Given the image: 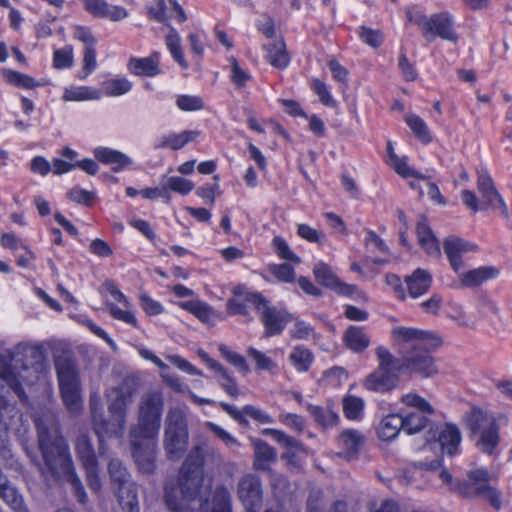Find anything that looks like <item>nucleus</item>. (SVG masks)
Wrapping results in <instances>:
<instances>
[{
  "label": "nucleus",
  "mask_w": 512,
  "mask_h": 512,
  "mask_svg": "<svg viewBox=\"0 0 512 512\" xmlns=\"http://www.w3.org/2000/svg\"><path fill=\"white\" fill-rule=\"evenodd\" d=\"M26 355L40 358L42 349L39 345L19 343L0 353V454L4 457L9 453L8 433L22 435L28 427L23 415L13 405L7 403L10 394L25 400L23 384H32L38 379V366L22 365L21 370L18 369L17 363Z\"/></svg>",
  "instance_id": "f257e3e1"
},
{
  "label": "nucleus",
  "mask_w": 512,
  "mask_h": 512,
  "mask_svg": "<svg viewBox=\"0 0 512 512\" xmlns=\"http://www.w3.org/2000/svg\"><path fill=\"white\" fill-rule=\"evenodd\" d=\"M204 451L197 446L191 450L183 463L178 483L165 484V502L171 512H187L194 506L206 507L209 512H232L230 493L224 486H217L212 500H202L204 483Z\"/></svg>",
  "instance_id": "f03ea898"
},
{
  "label": "nucleus",
  "mask_w": 512,
  "mask_h": 512,
  "mask_svg": "<svg viewBox=\"0 0 512 512\" xmlns=\"http://www.w3.org/2000/svg\"><path fill=\"white\" fill-rule=\"evenodd\" d=\"M38 444L44 460L40 468L44 476L69 482L79 502L85 503L87 495L80 479L77 477L68 445L60 435L59 426L52 416L36 420Z\"/></svg>",
  "instance_id": "7ed1b4c3"
},
{
  "label": "nucleus",
  "mask_w": 512,
  "mask_h": 512,
  "mask_svg": "<svg viewBox=\"0 0 512 512\" xmlns=\"http://www.w3.org/2000/svg\"><path fill=\"white\" fill-rule=\"evenodd\" d=\"M164 399L161 392L144 395L139 406L138 424L130 431L132 456L139 470L155 471L156 437L161 423Z\"/></svg>",
  "instance_id": "20e7f679"
},
{
  "label": "nucleus",
  "mask_w": 512,
  "mask_h": 512,
  "mask_svg": "<svg viewBox=\"0 0 512 512\" xmlns=\"http://www.w3.org/2000/svg\"><path fill=\"white\" fill-rule=\"evenodd\" d=\"M138 390V379L135 376H127L117 388L107 391L109 400L108 410L110 419L103 418L101 400L98 393L90 397V410L93 428L100 441L105 437H122L126 425L127 407L133 402V397Z\"/></svg>",
  "instance_id": "39448f33"
},
{
  "label": "nucleus",
  "mask_w": 512,
  "mask_h": 512,
  "mask_svg": "<svg viewBox=\"0 0 512 512\" xmlns=\"http://www.w3.org/2000/svg\"><path fill=\"white\" fill-rule=\"evenodd\" d=\"M503 417L481 408H473L465 417L470 437L483 453L495 455L500 442V421Z\"/></svg>",
  "instance_id": "423d86ee"
},
{
  "label": "nucleus",
  "mask_w": 512,
  "mask_h": 512,
  "mask_svg": "<svg viewBox=\"0 0 512 512\" xmlns=\"http://www.w3.org/2000/svg\"><path fill=\"white\" fill-rule=\"evenodd\" d=\"M440 478L444 483L466 497H481L496 510H500L503 506L502 493L491 485L492 475L486 468L480 467L470 470L467 474V480L457 485H453L452 476L447 470L441 471Z\"/></svg>",
  "instance_id": "0eeeda50"
},
{
  "label": "nucleus",
  "mask_w": 512,
  "mask_h": 512,
  "mask_svg": "<svg viewBox=\"0 0 512 512\" xmlns=\"http://www.w3.org/2000/svg\"><path fill=\"white\" fill-rule=\"evenodd\" d=\"M375 356L377 367L365 378L364 387L377 393H386L396 389L403 371L401 359L395 357L383 345L375 348Z\"/></svg>",
  "instance_id": "6e6552de"
},
{
  "label": "nucleus",
  "mask_w": 512,
  "mask_h": 512,
  "mask_svg": "<svg viewBox=\"0 0 512 512\" xmlns=\"http://www.w3.org/2000/svg\"><path fill=\"white\" fill-rule=\"evenodd\" d=\"M111 486L124 512H139L137 485L122 462L112 459L108 464Z\"/></svg>",
  "instance_id": "1a4fd4ad"
},
{
  "label": "nucleus",
  "mask_w": 512,
  "mask_h": 512,
  "mask_svg": "<svg viewBox=\"0 0 512 512\" xmlns=\"http://www.w3.org/2000/svg\"><path fill=\"white\" fill-rule=\"evenodd\" d=\"M61 396L66 408L71 413H79L83 402L80 395V382L75 364L66 358L55 362Z\"/></svg>",
  "instance_id": "9d476101"
},
{
  "label": "nucleus",
  "mask_w": 512,
  "mask_h": 512,
  "mask_svg": "<svg viewBox=\"0 0 512 512\" xmlns=\"http://www.w3.org/2000/svg\"><path fill=\"white\" fill-rule=\"evenodd\" d=\"M188 445L185 414L180 409H170L166 418L164 447L169 459H179Z\"/></svg>",
  "instance_id": "9b49d317"
},
{
  "label": "nucleus",
  "mask_w": 512,
  "mask_h": 512,
  "mask_svg": "<svg viewBox=\"0 0 512 512\" xmlns=\"http://www.w3.org/2000/svg\"><path fill=\"white\" fill-rule=\"evenodd\" d=\"M391 340L399 349H411V351L418 349L434 350L442 343L440 337L433 332L403 325L392 327Z\"/></svg>",
  "instance_id": "f8f14e48"
},
{
  "label": "nucleus",
  "mask_w": 512,
  "mask_h": 512,
  "mask_svg": "<svg viewBox=\"0 0 512 512\" xmlns=\"http://www.w3.org/2000/svg\"><path fill=\"white\" fill-rule=\"evenodd\" d=\"M401 402L416 409V411L402 416L404 432L412 435L423 430L429 423L428 416L434 413L432 405L416 393L404 394L401 397Z\"/></svg>",
  "instance_id": "ddd939ff"
},
{
  "label": "nucleus",
  "mask_w": 512,
  "mask_h": 512,
  "mask_svg": "<svg viewBox=\"0 0 512 512\" xmlns=\"http://www.w3.org/2000/svg\"><path fill=\"white\" fill-rule=\"evenodd\" d=\"M313 274L316 281L339 295L350 297L354 300H367L366 295L356 285L342 282L333 272L330 265L319 261L314 265Z\"/></svg>",
  "instance_id": "4468645a"
},
{
  "label": "nucleus",
  "mask_w": 512,
  "mask_h": 512,
  "mask_svg": "<svg viewBox=\"0 0 512 512\" xmlns=\"http://www.w3.org/2000/svg\"><path fill=\"white\" fill-rule=\"evenodd\" d=\"M247 301L254 305L261 314L266 336L278 335L283 331L286 323L289 321L288 314L270 307L267 301L258 294H251L247 297Z\"/></svg>",
  "instance_id": "2eb2a0df"
},
{
  "label": "nucleus",
  "mask_w": 512,
  "mask_h": 512,
  "mask_svg": "<svg viewBox=\"0 0 512 512\" xmlns=\"http://www.w3.org/2000/svg\"><path fill=\"white\" fill-rule=\"evenodd\" d=\"M76 453L83 468L86 471V478L89 487L98 492L101 489L98 462L89 438L86 435L80 436L76 441Z\"/></svg>",
  "instance_id": "dca6fc26"
},
{
  "label": "nucleus",
  "mask_w": 512,
  "mask_h": 512,
  "mask_svg": "<svg viewBox=\"0 0 512 512\" xmlns=\"http://www.w3.org/2000/svg\"><path fill=\"white\" fill-rule=\"evenodd\" d=\"M238 497L244 506V512H259L262 505V488L260 479L248 474L238 484Z\"/></svg>",
  "instance_id": "f3484780"
},
{
  "label": "nucleus",
  "mask_w": 512,
  "mask_h": 512,
  "mask_svg": "<svg viewBox=\"0 0 512 512\" xmlns=\"http://www.w3.org/2000/svg\"><path fill=\"white\" fill-rule=\"evenodd\" d=\"M431 350L418 349L407 353L402 359L403 371L416 373L423 377H432L438 373Z\"/></svg>",
  "instance_id": "a211bd4d"
},
{
  "label": "nucleus",
  "mask_w": 512,
  "mask_h": 512,
  "mask_svg": "<svg viewBox=\"0 0 512 512\" xmlns=\"http://www.w3.org/2000/svg\"><path fill=\"white\" fill-rule=\"evenodd\" d=\"M444 253L454 272L459 273L463 267V256L470 252H475L477 246L457 236H449L443 242Z\"/></svg>",
  "instance_id": "6ab92c4d"
},
{
  "label": "nucleus",
  "mask_w": 512,
  "mask_h": 512,
  "mask_svg": "<svg viewBox=\"0 0 512 512\" xmlns=\"http://www.w3.org/2000/svg\"><path fill=\"white\" fill-rule=\"evenodd\" d=\"M453 24V18L448 12L433 14L429 17L428 26L430 29H426L423 37L432 41L436 36H439L442 39L456 42L457 35L453 30Z\"/></svg>",
  "instance_id": "aec40b11"
},
{
  "label": "nucleus",
  "mask_w": 512,
  "mask_h": 512,
  "mask_svg": "<svg viewBox=\"0 0 512 512\" xmlns=\"http://www.w3.org/2000/svg\"><path fill=\"white\" fill-rule=\"evenodd\" d=\"M477 188L481 195V205L498 209L505 216L507 207L501 195L496 190L492 178L487 173H479Z\"/></svg>",
  "instance_id": "412c9836"
},
{
  "label": "nucleus",
  "mask_w": 512,
  "mask_h": 512,
  "mask_svg": "<svg viewBox=\"0 0 512 512\" xmlns=\"http://www.w3.org/2000/svg\"><path fill=\"white\" fill-rule=\"evenodd\" d=\"M84 8L91 15L106 18L110 21H121L129 16V12L122 6L110 5L106 0H82Z\"/></svg>",
  "instance_id": "4be33fe9"
},
{
  "label": "nucleus",
  "mask_w": 512,
  "mask_h": 512,
  "mask_svg": "<svg viewBox=\"0 0 512 512\" xmlns=\"http://www.w3.org/2000/svg\"><path fill=\"white\" fill-rule=\"evenodd\" d=\"M93 155L99 162L111 166L113 172L127 170L133 165V159L130 156L109 147H96Z\"/></svg>",
  "instance_id": "5701e85b"
},
{
  "label": "nucleus",
  "mask_w": 512,
  "mask_h": 512,
  "mask_svg": "<svg viewBox=\"0 0 512 512\" xmlns=\"http://www.w3.org/2000/svg\"><path fill=\"white\" fill-rule=\"evenodd\" d=\"M139 354L140 356L147 360L152 362L155 366H157L159 369H161L160 376L162 380L175 392L178 393H185L189 394V391L191 389L189 386L182 382L181 378L175 374H168L166 370H168V366L158 357L156 356L151 350L141 347L139 348Z\"/></svg>",
  "instance_id": "b1692460"
},
{
  "label": "nucleus",
  "mask_w": 512,
  "mask_h": 512,
  "mask_svg": "<svg viewBox=\"0 0 512 512\" xmlns=\"http://www.w3.org/2000/svg\"><path fill=\"white\" fill-rule=\"evenodd\" d=\"M462 435L460 429L451 423L444 424L438 428L437 442L441 450L450 455H456L459 452Z\"/></svg>",
  "instance_id": "393cba45"
},
{
  "label": "nucleus",
  "mask_w": 512,
  "mask_h": 512,
  "mask_svg": "<svg viewBox=\"0 0 512 512\" xmlns=\"http://www.w3.org/2000/svg\"><path fill=\"white\" fill-rule=\"evenodd\" d=\"M366 437L362 432L356 429H346L340 433L337 438L338 447L341 449L340 454L346 458L356 456L363 445Z\"/></svg>",
  "instance_id": "a878e982"
},
{
  "label": "nucleus",
  "mask_w": 512,
  "mask_h": 512,
  "mask_svg": "<svg viewBox=\"0 0 512 512\" xmlns=\"http://www.w3.org/2000/svg\"><path fill=\"white\" fill-rule=\"evenodd\" d=\"M160 54L152 53L148 57H131L127 63V69L130 73L142 77H154L160 74L159 68Z\"/></svg>",
  "instance_id": "bb28decb"
},
{
  "label": "nucleus",
  "mask_w": 512,
  "mask_h": 512,
  "mask_svg": "<svg viewBox=\"0 0 512 512\" xmlns=\"http://www.w3.org/2000/svg\"><path fill=\"white\" fill-rule=\"evenodd\" d=\"M460 283L464 287L474 288L498 277L499 270L494 266H481L466 272H459Z\"/></svg>",
  "instance_id": "cd10ccee"
},
{
  "label": "nucleus",
  "mask_w": 512,
  "mask_h": 512,
  "mask_svg": "<svg viewBox=\"0 0 512 512\" xmlns=\"http://www.w3.org/2000/svg\"><path fill=\"white\" fill-rule=\"evenodd\" d=\"M405 284L408 294L412 298H418L430 289L432 276L427 270L418 268L405 277Z\"/></svg>",
  "instance_id": "c85d7f7f"
},
{
  "label": "nucleus",
  "mask_w": 512,
  "mask_h": 512,
  "mask_svg": "<svg viewBox=\"0 0 512 512\" xmlns=\"http://www.w3.org/2000/svg\"><path fill=\"white\" fill-rule=\"evenodd\" d=\"M266 60L277 69H285L290 62L286 44L282 39H274L263 45Z\"/></svg>",
  "instance_id": "c756f323"
},
{
  "label": "nucleus",
  "mask_w": 512,
  "mask_h": 512,
  "mask_svg": "<svg viewBox=\"0 0 512 512\" xmlns=\"http://www.w3.org/2000/svg\"><path fill=\"white\" fill-rule=\"evenodd\" d=\"M344 345L354 353H361L370 345V337L362 327L351 325L343 333Z\"/></svg>",
  "instance_id": "7c9ffc66"
},
{
  "label": "nucleus",
  "mask_w": 512,
  "mask_h": 512,
  "mask_svg": "<svg viewBox=\"0 0 512 512\" xmlns=\"http://www.w3.org/2000/svg\"><path fill=\"white\" fill-rule=\"evenodd\" d=\"M416 233L418 243L427 255L438 258L441 254L439 242L425 220L418 222Z\"/></svg>",
  "instance_id": "2f4dec72"
},
{
  "label": "nucleus",
  "mask_w": 512,
  "mask_h": 512,
  "mask_svg": "<svg viewBox=\"0 0 512 512\" xmlns=\"http://www.w3.org/2000/svg\"><path fill=\"white\" fill-rule=\"evenodd\" d=\"M403 429L402 416L399 414H388L384 416L376 426L377 436L383 441L395 439Z\"/></svg>",
  "instance_id": "473e14b6"
},
{
  "label": "nucleus",
  "mask_w": 512,
  "mask_h": 512,
  "mask_svg": "<svg viewBox=\"0 0 512 512\" xmlns=\"http://www.w3.org/2000/svg\"><path fill=\"white\" fill-rule=\"evenodd\" d=\"M254 447V467L257 470H267L277 459L273 447L260 439H252Z\"/></svg>",
  "instance_id": "72a5a7b5"
},
{
  "label": "nucleus",
  "mask_w": 512,
  "mask_h": 512,
  "mask_svg": "<svg viewBox=\"0 0 512 512\" xmlns=\"http://www.w3.org/2000/svg\"><path fill=\"white\" fill-rule=\"evenodd\" d=\"M179 307L193 314L203 323H211L218 316V314L209 304L199 299L180 302Z\"/></svg>",
  "instance_id": "f704fd0d"
},
{
  "label": "nucleus",
  "mask_w": 512,
  "mask_h": 512,
  "mask_svg": "<svg viewBox=\"0 0 512 512\" xmlns=\"http://www.w3.org/2000/svg\"><path fill=\"white\" fill-rule=\"evenodd\" d=\"M101 98V91L91 86L65 87L62 95V100L65 102L93 101Z\"/></svg>",
  "instance_id": "c9c22d12"
},
{
  "label": "nucleus",
  "mask_w": 512,
  "mask_h": 512,
  "mask_svg": "<svg viewBox=\"0 0 512 512\" xmlns=\"http://www.w3.org/2000/svg\"><path fill=\"white\" fill-rule=\"evenodd\" d=\"M133 84L126 77L110 78L101 83L99 89L102 96L119 97L129 93L132 90Z\"/></svg>",
  "instance_id": "e433bc0d"
},
{
  "label": "nucleus",
  "mask_w": 512,
  "mask_h": 512,
  "mask_svg": "<svg viewBox=\"0 0 512 512\" xmlns=\"http://www.w3.org/2000/svg\"><path fill=\"white\" fill-rule=\"evenodd\" d=\"M289 361L297 372L304 373L310 369L314 355L310 349L297 345L291 350Z\"/></svg>",
  "instance_id": "4c0bfd02"
},
{
  "label": "nucleus",
  "mask_w": 512,
  "mask_h": 512,
  "mask_svg": "<svg viewBox=\"0 0 512 512\" xmlns=\"http://www.w3.org/2000/svg\"><path fill=\"white\" fill-rule=\"evenodd\" d=\"M0 498L16 512H26L23 498L6 477L0 484Z\"/></svg>",
  "instance_id": "58836bf2"
},
{
  "label": "nucleus",
  "mask_w": 512,
  "mask_h": 512,
  "mask_svg": "<svg viewBox=\"0 0 512 512\" xmlns=\"http://www.w3.org/2000/svg\"><path fill=\"white\" fill-rule=\"evenodd\" d=\"M4 76L10 84L27 90H31L37 87H43L49 84L48 80H36L27 74L20 73L14 70H5Z\"/></svg>",
  "instance_id": "ea45409f"
},
{
  "label": "nucleus",
  "mask_w": 512,
  "mask_h": 512,
  "mask_svg": "<svg viewBox=\"0 0 512 512\" xmlns=\"http://www.w3.org/2000/svg\"><path fill=\"white\" fill-rule=\"evenodd\" d=\"M365 402L361 397L345 395L342 399L344 416L350 421H360L364 417Z\"/></svg>",
  "instance_id": "a19ab883"
},
{
  "label": "nucleus",
  "mask_w": 512,
  "mask_h": 512,
  "mask_svg": "<svg viewBox=\"0 0 512 512\" xmlns=\"http://www.w3.org/2000/svg\"><path fill=\"white\" fill-rule=\"evenodd\" d=\"M198 134L199 133L196 131H183L178 134L170 133L160 138V141L156 145V148L169 147L173 150H178L185 146L187 143L193 141L198 136Z\"/></svg>",
  "instance_id": "79ce46f5"
},
{
  "label": "nucleus",
  "mask_w": 512,
  "mask_h": 512,
  "mask_svg": "<svg viewBox=\"0 0 512 512\" xmlns=\"http://www.w3.org/2000/svg\"><path fill=\"white\" fill-rule=\"evenodd\" d=\"M477 317L475 318L477 322L479 320H484L489 322L490 324H495L497 321H500V313L499 308L496 303L487 297H481L476 305Z\"/></svg>",
  "instance_id": "37998d69"
},
{
  "label": "nucleus",
  "mask_w": 512,
  "mask_h": 512,
  "mask_svg": "<svg viewBox=\"0 0 512 512\" xmlns=\"http://www.w3.org/2000/svg\"><path fill=\"white\" fill-rule=\"evenodd\" d=\"M307 411L313 416L315 421L323 427H332L339 421V415L328 407H321L309 404Z\"/></svg>",
  "instance_id": "c03bdc74"
},
{
  "label": "nucleus",
  "mask_w": 512,
  "mask_h": 512,
  "mask_svg": "<svg viewBox=\"0 0 512 512\" xmlns=\"http://www.w3.org/2000/svg\"><path fill=\"white\" fill-rule=\"evenodd\" d=\"M246 353L255 363L256 370L267 371L271 374H274L277 371V363L268 354L254 347H249Z\"/></svg>",
  "instance_id": "a18cd8bd"
},
{
  "label": "nucleus",
  "mask_w": 512,
  "mask_h": 512,
  "mask_svg": "<svg viewBox=\"0 0 512 512\" xmlns=\"http://www.w3.org/2000/svg\"><path fill=\"white\" fill-rule=\"evenodd\" d=\"M162 182L167 192L178 193L182 196L188 195L194 189V183L181 176H163Z\"/></svg>",
  "instance_id": "49530a36"
},
{
  "label": "nucleus",
  "mask_w": 512,
  "mask_h": 512,
  "mask_svg": "<svg viewBox=\"0 0 512 512\" xmlns=\"http://www.w3.org/2000/svg\"><path fill=\"white\" fill-rule=\"evenodd\" d=\"M168 50L174 60L183 68H187L188 64L184 59L181 49V38L175 29H171L165 39Z\"/></svg>",
  "instance_id": "de8ad7c7"
},
{
  "label": "nucleus",
  "mask_w": 512,
  "mask_h": 512,
  "mask_svg": "<svg viewBox=\"0 0 512 512\" xmlns=\"http://www.w3.org/2000/svg\"><path fill=\"white\" fill-rule=\"evenodd\" d=\"M405 122L420 141L423 143H429L431 141L428 126L419 116L415 114L406 115Z\"/></svg>",
  "instance_id": "09e8293b"
},
{
  "label": "nucleus",
  "mask_w": 512,
  "mask_h": 512,
  "mask_svg": "<svg viewBox=\"0 0 512 512\" xmlns=\"http://www.w3.org/2000/svg\"><path fill=\"white\" fill-rule=\"evenodd\" d=\"M218 350L221 356L240 372L247 374L250 371L246 359L241 354L232 351L224 344H220Z\"/></svg>",
  "instance_id": "8fccbe9b"
},
{
  "label": "nucleus",
  "mask_w": 512,
  "mask_h": 512,
  "mask_svg": "<svg viewBox=\"0 0 512 512\" xmlns=\"http://www.w3.org/2000/svg\"><path fill=\"white\" fill-rule=\"evenodd\" d=\"M272 246L274 249V252L277 254V256L280 259H284L287 261H290L294 264H300L301 259L299 256H297L290 248L288 243L284 238L281 236H275L272 240Z\"/></svg>",
  "instance_id": "3c124183"
},
{
  "label": "nucleus",
  "mask_w": 512,
  "mask_h": 512,
  "mask_svg": "<svg viewBox=\"0 0 512 512\" xmlns=\"http://www.w3.org/2000/svg\"><path fill=\"white\" fill-rule=\"evenodd\" d=\"M176 106L184 112H193L203 109L204 102L200 96L182 94L176 97Z\"/></svg>",
  "instance_id": "603ef678"
},
{
  "label": "nucleus",
  "mask_w": 512,
  "mask_h": 512,
  "mask_svg": "<svg viewBox=\"0 0 512 512\" xmlns=\"http://www.w3.org/2000/svg\"><path fill=\"white\" fill-rule=\"evenodd\" d=\"M74 55L71 46L55 50L53 54V66L56 69L62 70L70 68L73 65Z\"/></svg>",
  "instance_id": "864d4df0"
},
{
  "label": "nucleus",
  "mask_w": 512,
  "mask_h": 512,
  "mask_svg": "<svg viewBox=\"0 0 512 512\" xmlns=\"http://www.w3.org/2000/svg\"><path fill=\"white\" fill-rule=\"evenodd\" d=\"M269 272L284 283H292L295 280L294 268L288 263L271 264L268 267Z\"/></svg>",
  "instance_id": "5fc2aeb1"
},
{
  "label": "nucleus",
  "mask_w": 512,
  "mask_h": 512,
  "mask_svg": "<svg viewBox=\"0 0 512 512\" xmlns=\"http://www.w3.org/2000/svg\"><path fill=\"white\" fill-rule=\"evenodd\" d=\"M388 165L403 178L417 177L423 178L417 171L408 165L407 157H397L388 162Z\"/></svg>",
  "instance_id": "6e6d98bb"
},
{
  "label": "nucleus",
  "mask_w": 512,
  "mask_h": 512,
  "mask_svg": "<svg viewBox=\"0 0 512 512\" xmlns=\"http://www.w3.org/2000/svg\"><path fill=\"white\" fill-rule=\"evenodd\" d=\"M110 315L119 321H122L126 324H129L133 327H137L138 321L134 315V313L130 310L131 306L125 309L119 308L117 305L113 303L107 304Z\"/></svg>",
  "instance_id": "4d7b16f0"
},
{
  "label": "nucleus",
  "mask_w": 512,
  "mask_h": 512,
  "mask_svg": "<svg viewBox=\"0 0 512 512\" xmlns=\"http://www.w3.org/2000/svg\"><path fill=\"white\" fill-rule=\"evenodd\" d=\"M263 435L272 437L276 442L283 445L284 447L301 448V444L295 438L287 435L285 432L274 429L265 428L261 432Z\"/></svg>",
  "instance_id": "13d9d810"
},
{
  "label": "nucleus",
  "mask_w": 512,
  "mask_h": 512,
  "mask_svg": "<svg viewBox=\"0 0 512 512\" xmlns=\"http://www.w3.org/2000/svg\"><path fill=\"white\" fill-rule=\"evenodd\" d=\"M231 62V72H230V79L232 83L237 88L244 87L248 81L251 79V75L245 71L237 62L235 58L230 59Z\"/></svg>",
  "instance_id": "bf43d9fd"
},
{
  "label": "nucleus",
  "mask_w": 512,
  "mask_h": 512,
  "mask_svg": "<svg viewBox=\"0 0 512 512\" xmlns=\"http://www.w3.org/2000/svg\"><path fill=\"white\" fill-rule=\"evenodd\" d=\"M312 89L323 105L331 108L336 106V100L333 98L328 86L324 82L319 79H314Z\"/></svg>",
  "instance_id": "052dcab7"
},
{
  "label": "nucleus",
  "mask_w": 512,
  "mask_h": 512,
  "mask_svg": "<svg viewBox=\"0 0 512 512\" xmlns=\"http://www.w3.org/2000/svg\"><path fill=\"white\" fill-rule=\"evenodd\" d=\"M357 34L365 44L373 48L379 47L383 42V35L380 30L361 26L359 27Z\"/></svg>",
  "instance_id": "680f3d73"
},
{
  "label": "nucleus",
  "mask_w": 512,
  "mask_h": 512,
  "mask_svg": "<svg viewBox=\"0 0 512 512\" xmlns=\"http://www.w3.org/2000/svg\"><path fill=\"white\" fill-rule=\"evenodd\" d=\"M297 235L310 243L323 244L325 239V234L322 231L316 230L304 223L298 224Z\"/></svg>",
  "instance_id": "e2e57ef3"
},
{
  "label": "nucleus",
  "mask_w": 512,
  "mask_h": 512,
  "mask_svg": "<svg viewBox=\"0 0 512 512\" xmlns=\"http://www.w3.org/2000/svg\"><path fill=\"white\" fill-rule=\"evenodd\" d=\"M139 301L142 309L149 316L159 315L164 312L163 305L145 292L139 294Z\"/></svg>",
  "instance_id": "0e129e2a"
},
{
  "label": "nucleus",
  "mask_w": 512,
  "mask_h": 512,
  "mask_svg": "<svg viewBox=\"0 0 512 512\" xmlns=\"http://www.w3.org/2000/svg\"><path fill=\"white\" fill-rule=\"evenodd\" d=\"M166 359L182 372H185L189 375H202L201 370L196 368L193 364H191L188 360L184 359L180 355L170 354L166 356Z\"/></svg>",
  "instance_id": "69168bd1"
},
{
  "label": "nucleus",
  "mask_w": 512,
  "mask_h": 512,
  "mask_svg": "<svg viewBox=\"0 0 512 512\" xmlns=\"http://www.w3.org/2000/svg\"><path fill=\"white\" fill-rule=\"evenodd\" d=\"M140 195L147 200H154L156 198H161L165 203H170L172 196L167 192L166 188L161 181L159 187H147L139 191Z\"/></svg>",
  "instance_id": "338daca9"
},
{
  "label": "nucleus",
  "mask_w": 512,
  "mask_h": 512,
  "mask_svg": "<svg viewBox=\"0 0 512 512\" xmlns=\"http://www.w3.org/2000/svg\"><path fill=\"white\" fill-rule=\"evenodd\" d=\"M215 373L221 377L220 386L222 389L231 397L236 398L239 395V390L235 379L231 377L223 366L221 367V370H217Z\"/></svg>",
  "instance_id": "774afa93"
}]
</instances>
